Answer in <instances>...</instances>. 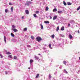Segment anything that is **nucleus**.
<instances>
[{
    "label": "nucleus",
    "mask_w": 80,
    "mask_h": 80,
    "mask_svg": "<svg viewBox=\"0 0 80 80\" xmlns=\"http://www.w3.org/2000/svg\"><path fill=\"white\" fill-rule=\"evenodd\" d=\"M36 40L38 42H40V41H41L42 40V39L41 37H38L37 38H36Z\"/></svg>",
    "instance_id": "nucleus-1"
},
{
    "label": "nucleus",
    "mask_w": 80,
    "mask_h": 80,
    "mask_svg": "<svg viewBox=\"0 0 80 80\" xmlns=\"http://www.w3.org/2000/svg\"><path fill=\"white\" fill-rule=\"evenodd\" d=\"M57 17L58 16H55L53 17V18H52V19L53 20H55L56 19H57Z\"/></svg>",
    "instance_id": "nucleus-2"
},
{
    "label": "nucleus",
    "mask_w": 80,
    "mask_h": 80,
    "mask_svg": "<svg viewBox=\"0 0 80 80\" xmlns=\"http://www.w3.org/2000/svg\"><path fill=\"white\" fill-rule=\"evenodd\" d=\"M44 22L46 24H49L50 23V22L47 21H44Z\"/></svg>",
    "instance_id": "nucleus-3"
},
{
    "label": "nucleus",
    "mask_w": 80,
    "mask_h": 80,
    "mask_svg": "<svg viewBox=\"0 0 80 80\" xmlns=\"http://www.w3.org/2000/svg\"><path fill=\"white\" fill-rule=\"evenodd\" d=\"M13 30V31H14L15 32H17V29H14L13 28H12V30Z\"/></svg>",
    "instance_id": "nucleus-4"
},
{
    "label": "nucleus",
    "mask_w": 80,
    "mask_h": 80,
    "mask_svg": "<svg viewBox=\"0 0 80 80\" xmlns=\"http://www.w3.org/2000/svg\"><path fill=\"white\" fill-rule=\"evenodd\" d=\"M34 58L37 59V60H38V59H39V58L38 56H34Z\"/></svg>",
    "instance_id": "nucleus-5"
},
{
    "label": "nucleus",
    "mask_w": 80,
    "mask_h": 80,
    "mask_svg": "<svg viewBox=\"0 0 80 80\" xmlns=\"http://www.w3.org/2000/svg\"><path fill=\"white\" fill-rule=\"evenodd\" d=\"M72 4V3L71 2H67V4L69 6L71 5Z\"/></svg>",
    "instance_id": "nucleus-6"
},
{
    "label": "nucleus",
    "mask_w": 80,
    "mask_h": 80,
    "mask_svg": "<svg viewBox=\"0 0 80 80\" xmlns=\"http://www.w3.org/2000/svg\"><path fill=\"white\" fill-rule=\"evenodd\" d=\"M63 63L65 65H67V62L65 61H63Z\"/></svg>",
    "instance_id": "nucleus-7"
},
{
    "label": "nucleus",
    "mask_w": 80,
    "mask_h": 80,
    "mask_svg": "<svg viewBox=\"0 0 80 80\" xmlns=\"http://www.w3.org/2000/svg\"><path fill=\"white\" fill-rule=\"evenodd\" d=\"M39 77V74H37V76H36V77H35V78L36 79L38 78V77Z\"/></svg>",
    "instance_id": "nucleus-8"
},
{
    "label": "nucleus",
    "mask_w": 80,
    "mask_h": 80,
    "mask_svg": "<svg viewBox=\"0 0 80 80\" xmlns=\"http://www.w3.org/2000/svg\"><path fill=\"white\" fill-rule=\"evenodd\" d=\"M4 40L5 42V43L6 42V37L5 36H4Z\"/></svg>",
    "instance_id": "nucleus-9"
},
{
    "label": "nucleus",
    "mask_w": 80,
    "mask_h": 80,
    "mask_svg": "<svg viewBox=\"0 0 80 80\" xmlns=\"http://www.w3.org/2000/svg\"><path fill=\"white\" fill-rule=\"evenodd\" d=\"M25 12H26V13L27 14H29V11L28 10H26Z\"/></svg>",
    "instance_id": "nucleus-10"
},
{
    "label": "nucleus",
    "mask_w": 80,
    "mask_h": 80,
    "mask_svg": "<svg viewBox=\"0 0 80 80\" xmlns=\"http://www.w3.org/2000/svg\"><path fill=\"white\" fill-rule=\"evenodd\" d=\"M50 37L51 38H54V37H55V35L54 34H53L52 36H51Z\"/></svg>",
    "instance_id": "nucleus-11"
},
{
    "label": "nucleus",
    "mask_w": 80,
    "mask_h": 80,
    "mask_svg": "<svg viewBox=\"0 0 80 80\" xmlns=\"http://www.w3.org/2000/svg\"><path fill=\"white\" fill-rule=\"evenodd\" d=\"M29 62L30 63H32L33 62V59H31L30 60Z\"/></svg>",
    "instance_id": "nucleus-12"
},
{
    "label": "nucleus",
    "mask_w": 80,
    "mask_h": 80,
    "mask_svg": "<svg viewBox=\"0 0 80 80\" xmlns=\"http://www.w3.org/2000/svg\"><path fill=\"white\" fill-rule=\"evenodd\" d=\"M40 25L41 26V29H43V26L42 24H40Z\"/></svg>",
    "instance_id": "nucleus-13"
},
{
    "label": "nucleus",
    "mask_w": 80,
    "mask_h": 80,
    "mask_svg": "<svg viewBox=\"0 0 80 80\" xmlns=\"http://www.w3.org/2000/svg\"><path fill=\"white\" fill-rule=\"evenodd\" d=\"M69 38H70L71 39L72 38V36L71 34H69Z\"/></svg>",
    "instance_id": "nucleus-14"
},
{
    "label": "nucleus",
    "mask_w": 80,
    "mask_h": 80,
    "mask_svg": "<svg viewBox=\"0 0 80 80\" xmlns=\"http://www.w3.org/2000/svg\"><path fill=\"white\" fill-rule=\"evenodd\" d=\"M11 12H13V7H12L11 8Z\"/></svg>",
    "instance_id": "nucleus-15"
},
{
    "label": "nucleus",
    "mask_w": 80,
    "mask_h": 80,
    "mask_svg": "<svg viewBox=\"0 0 80 80\" xmlns=\"http://www.w3.org/2000/svg\"><path fill=\"white\" fill-rule=\"evenodd\" d=\"M11 36H12V37H15V35H14V34L12 33H11Z\"/></svg>",
    "instance_id": "nucleus-16"
},
{
    "label": "nucleus",
    "mask_w": 80,
    "mask_h": 80,
    "mask_svg": "<svg viewBox=\"0 0 80 80\" xmlns=\"http://www.w3.org/2000/svg\"><path fill=\"white\" fill-rule=\"evenodd\" d=\"M57 9L56 8L54 9L52 11V12H57Z\"/></svg>",
    "instance_id": "nucleus-17"
},
{
    "label": "nucleus",
    "mask_w": 80,
    "mask_h": 80,
    "mask_svg": "<svg viewBox=\"0 0 80 80\" xmlns=\"http://www.w3.org/2000/svg\"><path fill=\"white\" fill-rule=\"evenodd\" d=\"M64 27H62L61 28V30L63 31L64 30Z\"/></svg>",
    "instance_id": "nucleus-18"
},
{
    "label": "nucleus",
    "mask_w": 80,
    "mask_h": 80,
    "mask_svg": "<svg viewBox=\"0 0 80 80\" xmlns=\"http://www.w3.org/2000/svg\"><path fill=\"white\" fill-rule=\"evenodd\" d=\"M12 55H8V58H12Z\"/></svg>",
    "instance_id": "nucleus-19"
},
{
    "label": "nucleus",
    "mask_w": 80,
    "mask_h": 80,
    "mask_svg": "<svg viewBox=\"0 0 80 80\" xmlns=\"http://www.w3.org/2000/svg\"><path fill=\"white\" fill-rule=\"evenodd\" d=\"M63 3L65 6L67 5V3L65 2V1H63Z\"/></svg>",
    "instance_id": "nucleus-20"
},
{
    "label": "nucleus",
    "mask_w": 80,
    "mask_h": 80,
    "mask_svg": "<svg viewBox=\"0 0 80 80\" xmlns=\"http://www.w3.org/2000/svg\"><path fill=\"white\" fill-rule=\"evenodd\" d=\"M48 9H49L48 7H46V11H48Z\"/></svg>",
    "instance_id": "nucleus-21"
},
{
    "label": "nucleus",
    "mask_w": 80,
    "mask_h": 80,
    "mask_svg": "<svg viewBox=\"0 0 80 80\" xmlns=\"http://www.w3.org/2000/svg\"><path fill=\"white\" fill-rule=\"evenodd\" d=\"M62 11H58V14L60 13L61 14L62 13Z\"/></svg>",
    "instance_id": "nucleus-22"
},
{
    "label": "nucleus",
    "mask_w": 80,
    "mask_h": 80,
    "mask_svg": "<svg viewBox=\"0 0 80 80\" xmlns=\"http://www.w3.org/2000/svg\"><path fill=\"white\" fill-rule=\"evenodd\" d=\"M33 16H34V17L36 18H37V17H38V16H37L36 15V14H33Z\"/></svg>",
    "instance_id": "nucleus-23"
},
{
    "label": "nucleus",
    "mask_w": 80,
    "mask_h": 80,
    "mask_svg": "<svg viewBox=\"0 0 80 80\" xmlns=\"http://www.w3.org/2000/svg\"><path fill=\"white\" fill-rule=\"evenodd\" d=\"M59 30V27H57V28L56 31H58Z\"/></svg>",
    "instance_id": "nucleus-24"
},
{
    "label": "nucleus",
    "mask_w": 80,
    "mask_h": 80,
    "mask_svg": "<svg viewBox=\"0 0 80 80\" xmlns=\"http://www.w3.org/2000/svg\"><path fill=\"white\" fill-rule=\"evenodd\" d=\"M80 9V6H79L78 8L77 9V11H79Z\"/></svg>",
    "instance_id": "nucleus-25"
},
{
    "label": "nucleus",
    "mask_w": 80,
    "mask_h": 80,
    "mask_svg": "<svg viewBox=\"0 0 80 80\" xmlns=\"http://www.w3.org/2000/svg\"><path fill=\"white\" fill-rule=\"evenodd\" d=\"M49 47L50 48H51V49H52V48L51 47V44H49Z\"/></svg>",
    "instance_id": "nucleus-26"
},
{
    "label": "nucleus",
    "mask_w": 80,
    "mask_h": 80,
    "mask_svg": "<svg viewBox=\"0 0 80 80\" xmlns=\"http://www.w3.org/2000/svg\"><path fill=\"white\" fill-rule=\"evenodd\" d=\"M6 54H8V55L11 54V53L9 52H7Z\"/></svg>",
    "instance_id": "nucleus-27"
},
{
    "label": "nucleus",
    "mask_w": 80,
    "mask_h": 80,
    "mask_svg": "<svg viewBox=\"0 0 80 80\" xmlns=\"http://www.w3.org/2000/svg\"><path fill=\"white\" fill-rule=\"evenodd\" d=\"M17 58V57L16 56H14V59H16Z\"/></svg>",
    "instance_id": "nucleus-28"
},
{
    "label": "nucleus",
    "mask_w": 80,
    "mask_h": 80,
    "mask_svg": "<svg viewBox=\"0 0 80 80\" xmlns=\"http://www.w3.org/2000/svg\"><path fill=\"white\" fill-rule=\"evenodd\" d=\"M64 71H65V73H66V74H68V72L67 71H66V69H64Z\"/></svg>",
    "instance_id": "nucleus-29"
},
{
    "label": "nucleus",
    "mask_w": 80,
    "mask_h": 80,
    "mask_svg": "<svg viewBox=\"0 0 80 80\" xmlns=\"http://www.w3.org/2000/svg\"><path fill=\"white\" fill-rule=\"evenodd\" d=\"M24 31H26L27 30V28H26L23 29Z\"/></svg>",
    "instance_id": "nucleus-30"
},
{
    "label": "nucleus",
    "mask_w": 80,
    "mask_h": 80,
    "mask_svg": "<svg viewBox=\"0 0 80 80\" xmlns=\"http://www.w3.org/2000/svg\"><path fill=\"white\" fill-rule=\"evenodd\" d=\"M12 27L13 29L15 28V26H14V25H12Z\"/></svg>",
    "instance_id": "nucleus-31"
},
{
    "label": "nucleus",
    "mask_w": 80,
    "mask_h": 80,
    "mask_svg": "<svg viewBox=\"0 0 80 80\" xmlns=\"http://www.w3.org/2000/svg\"><path fill=\"white\" fill-rule=\"evenodd\" d=\"M31 38L32 39V40H33L34 39V37L33 36H31Z\"/></svg>",
    "instance_id": "nucleus-32"
},
{
    "label": "nucleus",
    "mask_w": 80,
    "mask_h": 80,
    "mask_svg": "<svg viewBox=\"0 0 80 80\" xmlns=\"http://www.w3.org/2000/svg\"><path fill=\"white\" fill-rule=\"evenodd\" d=\"M8 12V9H5V13H7Z\"/></svg>",
    "instance_id": "nucleus-33"
},
{
    "label": "nucleus",
    "mask_w": 80,
    "mask_h": 80,
    "mask_svg": "<svg viewBox=\"0 0 80 80\" xmlns=\"http://www.w3.org/2000/svg\"><path fill=\"white\" fill-rule=\"evenodd\" d=\"M38 13H39V11H36V14H38Z\"/></svg>",
    "instance_id": "nucleus-34"
},
{
    "label": "nucleus",
    "mask_w": 80,
    "mask_h": 80,
    "mask_svg": "<svg viewBox=\"0 0 80 80\" xmlns=\"http://www.w3.org/2000/svg\"><path fill=\"white\" fill-rule=\"evenodd\" d=\"M0 56H1V58H2L3 57V56H2V55L0 54Z\"/></svg>",
    "instance_id": "nucleus-35"
},
{
    "label": "nucleus",
    "mask_w": 80,
    "mask_h": 80,
    "mask_svg": "<svg viewBox=\"0 0 80 80\" xmlns=\"http://www.w3.org/2000/svg\"><path fill=\"white\" fill-rule=\"evenodd\" d=\"M27 47L29 48H31V46L30 45H28Z\"/></svg>",
    "instance_id": "nucleus-36"
},
{
    "label": "nucleus",
    "mask_w": 80,
    "mask_h": 80,
    "mask_svg": "<svg viewBox=\"0 0 80 80\" xmlns=\"http://www.w3.org/2000/svg\"><path fill=\"white\" fill-rule=\"evenodd\" d=\"M51 75L50 74H49V79H50V78H51Z\"/></svg>",
    "instance_id": "nucleus-37"
},
{
    "label": "nucleus",
    "mask_w": 80,
    "mask_h": 80,
    "mask_svg": "<svg viewBox=\"0 0 80 80\" xmlns=\"http://www.w3.org/2000/svg\"><path fill=\"white\" fill-rule=\"evenodd\" d=\"M5 74H8V72H5Z\"/></svg>",
    "instance_id": "nucleus-38"
},
{
    "label": "nucleus",
    "mask_w": 80,
    "mask_h": 80,
    "mask_svg": "<svg viewBox=\"0 0 80 80\" xmlns=\"http://www.w3.org/2000/svg\"><path fill=\"white\" fill-rule=\"evenodd\" d=\"M70 24H68V27H70Z\"/></svg>",
    "instance_id": "nucleus-39"
},
{
    "label": "nucleus",
    "mask_w": 80,
    "mask_h": 80,
    "mask_svg": "<svg viewBox=\"0 0 80 80\" xmlns=\"http://www.w3.org/2000/svg\"><path fill=\"white\" fill-rule=\"evenodd\" d=\"M74 22V21H73V20H72V21H71V23H72V22Z\"/></svg>",
    "instance_id": "nucleus-40"
},
{
    "label": "nucleus",
    "mask_w": 80,
    "mask_h": 80,
    "mask_svg": "<svg viewBox=\"0 0 80 80\" xmlns=\"http://www.w3.org/2000/svg\"><path fill=\"white\" fill-rule=\"evenodd\" d=\"M8 4L10 5H12V4L11 3L9 2Z\"/></svg>",
    "instance_id": "nucleus-41"
},
{
    "label": "nucleus",
    "mask_w": 80,
    "mask_h": 80,
    "mask_svg": "<svg viewBox=\"0 0 80 80\" xmlns=\"http://www.w3.org/2000/svg\"><path fill=\"white\" fill-rule=\"evenodd\" d=\"M24 18V16H22V19H23Z\"/></svg>",
    "instance_id": "nucleus-42"
},
{
    "label": "nucleus",
    "mask_w": 80,
    "mask_h": 80,
    "mask_svg": "<svg viewBox=\"0 0 80 80\" xmlns=\"http://www.w3.org/2000/svg\"><path fill=\"white\" fill-rule=\"evenodd\" d=\"M50 19H52V17L51 16H50Z\"/></svg>",
    "instance_id": "nucleus-43"
},
{
    "label": "nucleus",
    "mask_w": 80,
    "mask_h": 80,
    "mask_svg": "<svg viewBox=\"0 0 80 80\" xmlns=\"http://www.w3.org/2000/svg\"><path fill=\"white\" fill-rule=\"evenodd\" d=\"M61 37H64V35H61Z\"/></svg>",
    "instance_id": "nucleus-44"
},
{
    "label": "nucleus",
    "mask_w": 80,
    "mask_h": 80,
    "mask_svg": "<svg viewBox=\"0 0 80 80\" xmlns=\"http://www.w3.org/2000/svg\"><path fill=\"white\" fill-rule=\"evenodd\" d=\"M78 33H79L80 32H79V30H78Z\"/></svg>",
    "instance_id": "nucleus-45"
},
{
    "label": "nucleus",
    "mask_w": 80,
    "mask_h": 80,
    "mask_svg": "<svg viewBox=\"0 0 80 80\" xmlns=\"http://www.w3.org/2000/svg\"><path fill=\"white\" fill-rule=\"evenodd\" d=\"M38 55H41V54H40V53H39V54H38Z\"/></svg>",
    "instance_id": "nucleus-46"
},
{
    "label": "nucleus",
    "mask_w": 80,
    "mask_h": 80,
    "mask_svg": "<svg viewBox=\"0 0 80 80\" xmlns=\"http://www.w3.org/2000/svg\"><path fill=\"white\" fill-rule=\"evenodd\" d=\"M79 60H80V57H79Z\"/></svg>",
    "instance_id": "nucleus-47"
},
{
    "label": "nucleus",
    "mask_w": 80,
    "mask_h": 80,
    "mask_svg": "<svg viewBox=\"0 0 80 80\" xmlns=\"http://www.w3.org/2000/svg\"><path fill=\"white\" fill-rule=\"evenodd\" d=\"M30 69V68H28V69Z\"/></svg>",
    "instance_id": "nucleus-48"
},
{
    "label": "nucleus",
    "mask_w": 80,
    "mask_h": 80,
    "mask_svg": "<svg viewBox=\"0 0 80 80\" xmlns=\"http://www.w3.org/2000/svg\"><path fill=\"white\" fill-rule=\"evenodd\" d=\"M31 1H33V0H31Z\"/></svg>",
    "instance_id": "nucleus-49"
}]
</instances>
